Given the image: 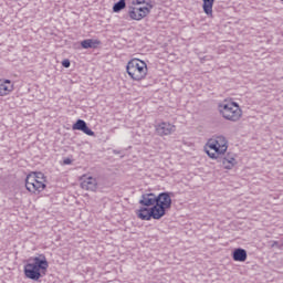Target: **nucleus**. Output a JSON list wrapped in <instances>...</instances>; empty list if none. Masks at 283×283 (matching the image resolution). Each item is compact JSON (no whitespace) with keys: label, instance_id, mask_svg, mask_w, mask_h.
Listing matches in <instances>:
<instances>
[{"label":"nucleus","instance_id":"obj_1","mask_svg":"<svg viewBox=\"0 0 283 283\" xmlns=\"http://www.w3.org/2000/svg\"><path fill=\"white\" fill-rule=\"evenodd\" d=\"M50 263H48V259L45 255H40L33 258L32 263H27L24 265V275L28 280H33V282H39L41 277H44L45 273H48V269Z\"/></svg>","mask_w":283,"mask_h":283},{"label":"nucleus","instance_id":"obj_2","mask_svg":"<svg viewBox=\"0 0 283 283\" xmlns=\"http://www.w3.org/2000/svg\"><path fill=\"white\" fill-rule=\"evenodd\" d=\"M219 114L230 123H238L242 118V108L237 102H223L218 105Z\"/></svg>","mask_w":283,"mask_h":283},{"label":"nucleus","instance_id":"obj_3","mask_svg":"<svg viewBox=\"0 0 283 283\" xmlns=\"http://www.w3.org/2000/svg\"><path fill=\"white\" fill-rule=\"evenodd\" d=\"M126 72L133 81H143L147 76V63L138 59H133L127 63Z\"/></svg>","mask_w":283,"mask_h":283},{"label":"nucleus","instance_id":"obj_4","mask_svg":"<svg viewBox=\"0 0 283 283\" xmlns=\"http://www.w3.org/2000/svg\"><path fill=\"white\" fill-rule=\"evenodd\" d=\"M167 214V209L163 206H159V203H155L151 208H145L142 207L138 210L137 218L139 220H160V218H164V216Z\"/></svg>","mask_w":283,"mask_h":283},{"label":"nucleus","instance_id":"obj_5","mask_svg":"<svg viewBox=\"0 0 283 283\" xmlns=\"http://www.w3.org/2000/svg\"><path fill=\"white\" fill-rule=\"evenodd\" d=\"M227 137L220 135L214 139H209L207 143V147L212 149L217 154H226L227 149H229Z\"/></svg>","mask_w":283,"mask_h":283},{"label":"nucleus","instance_id":"obj_6","mask_svg":"<svg viewBox=\"0 0 283 283\" xmlns=\"http://www.w3.org/2000/svg\"><path fill=\"white\" fill-rule=\"evenodd\" d=\"M151 8H154V6L128 7V17L133 21H140V20L145 19V17H147V14H149L151 12Z\"/></svg>","mask_w":283,"mask_h":283},{"label":"nucleus","instance_id":"obj_7","mask_svg":"<svg viewBox=\"0 0 283 283\" xmlns=\"http://www.w3.org/2000/svg\"><path fill=\"white\" fill-rule=\"evenodd\" d=\"M45 182L38 180L34 176H27L25 189L30 193H41L45 189Z\"/></svg>","mask_w":283,"mask_h":283},{"label":"nucleus","instance_id":"obj_8","mask_svg":"<svg viewBox=\"0 0 283 283\" xmlns=\"http://www.w3.org/2000/svg\"><path fill=\"white\" fill-rule=\"evenodd\" d=\"M158 136H170L176 132V126L174 124L163 122L155 126Z\"/></svg>","mask_w":283,"mask_h":283},{"label":"nucleus","instance_id":"obj_9","mask_svg":"<svg viewBox=\"0 0 283 283\" xmlns=\"http://www.w3.org/2000/svg\"><path fill=\"white\" fill-rule=\"evenodd\" d=\"M139 205H142V207H144L146 209H147V207H154V206L158 205V196H156L153 192L144 193V195H142Z\"/></svg>","mask_w":283,"mask_h":283},{"label":"nucleus","instance_id":"obj_10","mask_svg":"<svg viewBox=\"0 0 283 283\" xmlns=\"http://www.w3.org/2000/svg\"><path fill=\"white\" fill-rule=\"evenodd\" d=\"M157 205L164 209H171V192H161L157 196Z\"/></svg>","mask_w":283,"mask_h":283},{"label":"nucleus","instance_id":"obj_11","mask_svg":"<svg viewBox=\"0 0 283 283\" xmlns=\"http://www.w3.org/2000/svg\"><path fill=\"white\" fill-rule=\"evenodd\" d=\"M72 129L83 132V134H86V136H94V132L90 129L87 123H85L83 119H77L76 123L73 124Z\"/></svg>","mask_w":283,"mask_h":283},{"label":"nucleus","instance_id":"obj_12","mask_svg":"<svg viewBox=\"0 0 283 283\" xmlns=\"http://www.w3.org/2000/svg\"><path fill=\"white\" fill-rule=\"evenodd\" d=\"M81 187L86 191H96L98 189V181H96V178L88 177L81 182Z\"/></svg>","mask_w":283,"mask_h":283},{"label":"nucleus","instance_id":"obj_13","mask_svg":"<svg viewBox=\"0 0 283 283\" xmlns=\"http://www.w3.org/2000/svg\"><path fill=\"white\" fill-rule=\"evenodd\" d=\"M14 90V85L10 80H0V96H8Z\"/></svg>","mask_w":283,"mask_h":283},{"label":"nucleus","instance_id":"obj_14","mask_svg":"<svg viewBox=\"0 0 283 283\" xmlns=\"http://www.w3.org/2000/svg\"><path fill=\"white\" fill-rule=\"evenodd\" d=\"M247 250L242 248H237L232 252V260H234V262H247Z\"/></svg>","mask_w":283,"mask_h":283},{"label":"nucleus","instance_id":"obj_15","mask_svg":"<svg viewBox=\"0 0 283 283\" xmlns=\"http://www.w3.org/2000/svg\"><path fill=\"white\" fill-rule=\"evenodd\" d=\"M219 163L222 164V167L224 169H233V167H235V158L230 157L229 155L227 157H224V155H221V157L219 158Z\"/></svg>","mask_w":283,"mask_h":283},{"label":"nucleus","instance_id":"obj_16","mask_svg":"<svg viewBox=\"0 0 283 283\" xmlns=\"http://www.w3.org/2000/svg\"><path fill=\"white\" fill-rule=\"evenodd\" d=\"M202 2L205 14H207V17H213V3H216V0H202Z\"/></svg>","mask_w":283,"mask_h":283},{"label":"nucleus","instance_id":"obj_17","mask_svg":"<svg viewBox=\"0 0 283 283\" xmlns=\"http://www.w3.org/2000/svg\"><path fill=\"white\" fill-rule=\"evenodd\" d=\"M98 41L92 40V39H87L81 42V46L84 50H90L92 48H96V45H98Z\"/></svg>","mask_w":283,"mask_h":283},{"label":"nucleus","instance_id":"obj_18","mask_svg":"<svg viewBox=\"0 0 283 283\" xmlns=\"http://www.w3.org/2000/svg\"><path fill=\"white\" fill-rule=\"evenodd\" d=\"M126 6L125 0H119L113 6V12H120V10H125Z\"/></svg>","mask_w":283,"mask_h":283},{"label":"nucleus","instance_id":"obj_19","mask_svg":"<svg viewBox=\"0 0 283 283\" xmlns=\"http://www.w3.org/2000/svg\"><path fill=\"white\" fill-rule=\"evenodd\" d=\"M206 154H208L209 158H212V159L218 160V161L220 160L221 156H224L223 153H217V151L211 153V151H210L209 149H207V148H206Z\"/></svg>","mask_w":283,"mask_h":283},{"label":"nucleus","instance_id":"obj_20","mask_svg":"<svg viewBox=\"0 0 283 283\" xmlns=\"http://www.w3.org/2000/svg\"><path fill=\"white\" fill-rule=\"evenodd\" d=\"M150 1L151 0H133V6L147 4V8H149V6H151Z\"/></svg>","mask_w":283,"mask_h":283},{"label":"nucleus","instance_id":"obj_21","mask_svg":"<svg viewBox=\"0 0 283 283\" xmlns=\"http://www.w3.org/2000/svg\"><path fill=\"white\" fill-rule=\"evenodd\" d=\"M28 176H34L35 180H41L42 182H45V175H43V172H32Z\"/></svg>","mask_w":283,"mask_h":283},{"label":"nucleus","instance_id":"obj_22","mask_svg":"<svg viewBox=\"0 0 283 283\" xmlns=\"http://www.w3.org/2000/svg\"><path fill=\"white\" fill-rule=\"evenodd\" d=\"M62 65H63V67H70V65H71V62H70V60H64L63 62H62Z\"/></svg>","mask_w":283,"mask_h":283},{"label":"nucleus","instance_id":"obj_23","mask_svg":"<svg viewBox=\"0 0 283 283\" xmlns=\"http://www.w3.org/2000/svg\"><path fill=\"white\" fill-rule=\"evenodd\" d=\"M63 165H72V159L65 158V159L63 160Z\"/></svg>","mask_w":283,"mask_h":283},{"label":"nucleus","instance_id":"obj_24","mask_svg":"<svg viewBox=\"0 0 283 283\" xmlns=\"http://www.w3.org/2000/svg\"><path fill=\"white\" fill-rule=\"evenodd\" d=\"M114 154H118V151H117V150H114Z\"/></svg>","mask_w":283,"mask_h":283}]
</instances>
